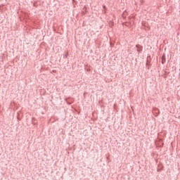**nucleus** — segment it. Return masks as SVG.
Instances as JSON below:
<instances>
[{
  "label": "nucleus",
  "instance_id": "obj_2",
  "mask_svg": "<svg viewBox=\"0 0 180 180\" xmlns=\"http://www.w3.org/2000/svg\"><path fill=\"white\" fill-rule=\"evenodd\" d=\"M156 112V113H160V110L158 108L153 109Z\"/></svg>",
  "mask_w": 180,
  "mask_h": 180
},
{
  "label": "nucleus",
  "instance_id": "obj_3",
  "mask_svg": "<svg viewBox=\"0 0 180 180\" xmlns=\"http://www.w3.org/2000/svg\"><path fill=\"white\" fill-rule=\"evenodd\" d=\"M103 8H105V6H103Z\"/></svg>",
  "mask_w": 180,
  "mask_h": 180
},
{
  "label": "nucleus",
  "instance_id": "obj_1",
  "mask_svg": "<svg viewBox=\"0 0 180 180\" xmlns=\"http://www.w3.org/2000/svg\"><path fill=\"white\" fill-rule=\"evenodd\" d=\"M136 51H138V53H140V51H141V50H143V47H141V46H140V45H136Z\"/></svg>",
  "mask_w": 180,
  "mask_h": 180
}]
</instances>
